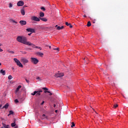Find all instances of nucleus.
<instances>
[{
    "instance_id": "nucleus-1",
    "label": "nucleus",
    "mask_w": 128,
    "mask_h": 128,
    "mask_svg": "<svg viewBox=\"0 0 128 128\" xmlns=\"http://www.w3.org/2000/svg\"><path fill=\"white\" fill-rule=\"evenodd\" d=\"M16 40L18 42H20L21 44H26L28 46V44L30 42H27V39L26 37L18 36L16 38Z\"/></svg>"
},
{
    "instance_id": "nucleus-2",
    "label": "nucleus",
    "mask_w": 128,
    "mask_h": 128,
    "mask_svg": "<svg viewBox=\"0 0 128 128\" xmlns=\"http://www.w3.org/2000/svg\"><path fill=\"white\" fill-rule=\"evenodd\" d=\"M14 60L18 66H20V68H24V66H22V64L20 63V62L18 60L14 58Z\"/></svg>"
},
{
    "instance_id": "nucleus-3",
    "label": "nucleus",
    "mask_w": 128,
    "mask_h": 128,
    "mask_svg": "<svg viewBox=\"0 0 128 128\" xmlns=\"http://www.w3.org/2000/svg\"><path fill=\"white\" fill-rule=\"evenodd\" d=\"M31 62H32V64H38V60L36 58H31Z\"/></svg>"
},
{
    "instance_id": "nucleus-4",
    "label": "nucleus",
    "mask_w": 128,
    "mask_h": 128,
    "mask_svg": "<svg viewBox=\"0 0 128 128\" xmlns=\"http://www.w3.org/2000/svg\"><path fill=\"white\" fill-rule=\"evenodd\" d=\"M31 20H34V22H40V19L36 16H32L30 18Z\"/></svg>"
},
{
    "instance_id": "nucleus-5",
    "label": "nucleus",
    "mask_w": 128,
    "mask_h": 128,
    "mask_svg": "<svg viewBox=\"0 0 128 128\" xmlns=\"http://www.w3.org/2000/svg\"><path fill=\"white\" fill-rule=\"evenodd\" d=\"M64 76V73H60V72L56 73L55 74L56 78H62V76Z\"/></svg>"
},
{
    "instance_id": "nucleus-6",
    "label": "nucleus",
    "mask_w": 128,
    "mask_h": 128,
    "mask_svg": "<svg viewBox=\"0 0 128 128\" xmlns=\"http://www.w3.org/2000/svg\"><path fill=\"white\" fill-rule=\"evenodd\" d=\"M21 62L24 64H28V60L26 58H22Z\"/></svg>"
},
{
    "instance_id": "nucleus-7",
    "label": "nucleus",
    "mask_w": 128,
    "mask_h": 128,
    "mask_svg": "<svg viewBox=\"0 0 128 128\" xmlns=\"http://www.w3.org/2000/svg\"><path fill=\"white\" fill-rule=\"evenodd\" d=\"M24 4V2L22 0L19 1L17 4V6H22Z\"/></svg>"
},
{
    "instance_id": "nucleus-8",
    "label": "nucleus",
    "mask_w": 128,
    "mask_h": 128,
    "mask_svg": "<svg viewBox=\"0 0 128 128\" xmlns=\"http://www.w3.org/2000/svg\"><path fill=\"white\" fill-rule=\"evenodd\" d=\"M28 46H32L34 48H38V46H36V45L34 44H32L30 42H29V43H28Z\"/></svg>"
},
{
    "instance_id": "nucleus-9",
    "label": "nucleus",
    "mask_w": 128,
    "mask_h": 128,
    "mask_svg": "<svg viewBox=\"0 0 128 128\" xmlns=\"http://www.w3.org/2000/svg\"><path fill=\"white\" fill-rule=\"evenodd\" d=\"M26 30L27 32H32V33L35 32L34 29H32V28H28L26 29Z\"/></svg>"
},
{
    "instance_id": "nucleus-10",
    "label": "nucleus",
    "mask_w": 128,
    "mask_h": 128,
    "mask_svg": "<svg viewBox=\"0 0 128 128\" xmlns=\"http://www.w3.org/2000/svg\"><path fill=\"white\" fill-rule=\"evenodd\" d=\"M48 117L44 114H43L41 116V120H48Z\"/></svg>"
},
{
    "instance_id": "nucleus-11",
    "label": "nucleus",
    "mask_w": 128,
    "mask_h": 128,
    "mask_svg": "<svg viewBox=\"0 0 128 128\" xmlns=\"http://www.w3.org/2000/svg\"><path fill=\"white\" fill-rule=\"evenodd\" d=\"M20 24L21 26H26V22L25 20H20Z\"/></svg>"
},
{
    "instance_id": "nucleus-12",
    "label": "nucleus",
    "mask_w": 128,
    "mask_h": 128,
    "mask_svg": "<svg viewBox=\"0 0 128 128\" xmlns=\"http://www.w3.org/2000/svg\"><path fill=\"white\" fill-rule=\"evenodd\" d=\"M56 30H60L64 29V26H58V25H56Z\"/></svg>"
},
{
    "instance_id": "nucleus-13",
    "label": "nucleus",
    "mask_w": 128,
    "mask_h": 128,
    "mask_svg": "<svg viewBox=\"0 0 128 128\" xmlns=\"http://www.w3.org/2000/svg\"><path fill=\"white\" fill-rule=\"evenodd\" d=\"M16 119L14 121V123L11 124V126L12 128H14V126H16Z\"/></svg>"
},
{
    "instance_id": "nucleus-14",
    "label": "nucleus",
    "mask_w": 128,
    "mask_h": 128,
    "mask_svg": "<svg viewBox=\"0 0 128 128\" xmlns=\"http://www.w3.org/2000/svg\"><path fill=\"white\" fill-rule=\"evenodd\" d=\"M2 126H4V128H10V125H6V124H4V123H2Z\"/></svg>"
},
{
    "instance_id": "nucleus-15",
    "label": "nucleus",
    "mask_w": 128,
    "mask_h": 128,
    "mask_svg": "<svg viewBox=\"0 0 128 128\" xmlns=\"http://www.w3.org/2000/svg\"><path fill=\"white\" fill-rule=\"evenodd\" d=\"M0 74H2V76H6V70H0Z\"/></svg>"
},
{
    "instance_id": "nucleus-16",
    "label": "nucleus",
    "mask_w": 128,
    "mask_h": 128,
    "mask_svg": "<svg viewBox=\"0 0 128 128\" xmlns=\"http://www.w3.org/2000/svg\"><path fill=\"white\" fill-rule=\"evenodd\" d=\"M40 18L41 20H42V22H48V19L46 18L40 17Z\"/></svg>"
},
{
    "instance_id": "nucleus-17",
    "label": "nucleus",
    "mask_w": 128,
    "mask_h": 128,
    "mask_svg": "<svg viewBox=\"0 0 128 128\" xmlns=\"http://www.w3.org/2000/svg\"><path fill=\"white\" fill-rule=\"evenodd\" d=\"M36 54H38V56H44V53L40 52H38L36 53Z\"/></svg>"
},
{
    "instance_id": "nucleus-18",
    "label": "nucleus",
    "mask_w": 128,
    "mask_h": 128,
    "mask_svg": "<svg viewBox=\"0 0 128 128\" xmlns=\"http://www.w3.org/2000/svg\"><path fill=\"white\" fill-rule=\"evenodd\" d=\"M22 88V86L20 85L18 86L16 89V92H18L20 90V88Z\"/></svg>"
},
{
    "instance_id": "nucleus-19",
    "label": "nucleus",
    "mask_w": 128,
    "mask_h": 128,
    "mask_svg": "<svg viewBox=\"0 0 128 128\" xmlns=\"http://www.w3.org/2000/svg\"><path fill=\"white\" fill-rule=\"evenodd\" d=\"M8 108V104H6L2 108H6V110Z\"/></svg>"
},
{
    "instance_id": "nucleus-20",
    "label": "nucleus",
    "mask_w": 128,
    "mask_h": 128,
    "mask_svg": "<svg viewBox=\"0 0 128 128\" xmlns=\"http://www.w3.org/2000/svg\"><path fill=\"white\" fill-rule=\"evenodd\" d=\"M21 14L22 16H24V14H26V12H24V10L22 9L21 10Z\"/></svg>"
},
{
    "instance_id": "nucleus-21",
    "label": "nucleus",
    "mask_w": 128,
    "mask_h": 128,
    "mask_svg": "<svg viewBox=\"0 0 128 128\" xmlns=\"http://www.w3.org/2000/svg\"><path fill=\"white\" fill-rule=\"evenodd\" d=\"M40 18L44 16V13L43 12H40Z\"/></svg>"
},
{
    "instance_id": "nucleus-22",
    "label": "nucleus",
    "mask_w": 128,
    "mask_h": 128,
    "mask_svg": "<svg viewBox=\"0 0 128 128\" xmlns=\"http://www.w3.org/2000/svg\"><path fill=\"white\" fill-rule=\"evenodd\" d=\"M10 22H12L13 24H18V22H16V20H12V19H10Z\"/></svg>"
},
{
    "instance_id": "nucleus-23",
    "label": "nucleus",
    "mask_w": 128,
    "mask_h": 128,
    "mask_svg": "<svg viewBox=\"0 0 128 128\" xmlns=\"http://www.w3.org/2000/svg\"><path fill=\"white\" fill-rule=\"evenodd\" d=\"M92 26V23H90V22H88L87 24V26Z\"/></svg>"
},
{
    "instance_id": "nucleus-24",
    "label": "nucleus",
    "mask_w": 128,
    "mask_h": 128,
    "mask_svg": "<svg viewBox=\"0 0 128 128\" xmlns=\"http://www.w3.org/2000/svg\"><path fill=\"white\" fill-rule=\"evenodd\" d=\"M2 44L0 43V46H2ZM4 50H2V48L0 47V52H3Z\"/></svg>"
},
{
    "instance_id": "nucleus-25",
    "label": "nucleus",
    "mask_w": 128,
    "mask_h": 128,
    "mask_svg": "<svg viewBox=\"0 0 128 128\" xmlns=\"http://www.w3.org/2000/svg\"><path fill=\"white\" fill-rule=\"evenodd\" d=\"M36 92H38L36 91H34L33 93H32L31 94L32 96H36Z\"/></svg>"
},
{
    "instance_id": "nucleus-26",
    "label": "nucleus",
    "mask_w": 128,
    "mask_h": 128,
    "mask_svg": "<svg viewBox=\"0 0 128 128\" xmlns=\"http://www.w3.org/2000/svg\"><path fill=\"white\" fill-rule=\"evenodd\" d=\"M72 126H71V128H74V126H76V124H74V122H72Z\"/></svg>"
},
{
    "instance_id": "nucleus-27",
    "label": "nucleus",
    "mask_w": 128,
    "mask_h": 128,
    "mask_svg": "<svg viewBox=\"0 0 128 128\" xmlns=\"http://www.w3.org/2000/svg\"><path fill=\"white\" fill-rule=\"evenodd\" d=\"M36 96H40V93L38 91H36Z\"/></svg>"
},
{
    "instance_id": "nucleus-28",
    "label": "nucleus",
    "mask_w": 128,
    "mask_h": 128,
    "mask_svg": "<svg viewBox=\"0 0 128 128\" xmlns=\"http://www.w3.org/2000/svg\"><path fill=\"white\" fill-rule=\"evenodd\" d=\"M118 104H114V108H118Z\"/></svg>"
},
{
    "instance_id": "nucleus-29",
    "label": "nucleus",
    "mask_w": 128,
    "mask_h": 128,
    "mask_svg": "<svg viewBox=\"0 0 128 128\" xmlns=\"http://www.w3.org/2000/svg\"><path fill=\"white\" fill-rule=\"evenodd\" d=\"M12 76L11 75H10V76H8V80H12Z\"/></svg>"
},
{
    "instance_id": "nucleus-30",
    "label": "nucleus",
    "mask_w": 128,
    "mask_h": 128,
    "mask_svg": "<svg viewBox=\"0 0 128 128\" xmlns=\"http://www.w3.org/2000/svg\"><path fill=\"white\" fill-rule=\"evenodd\" d=\"M9 114H14V112L12 110H10Z\"/></svg>"
},
{
    "instance_id": "nucleus-31",
    "label": "nucleus",
    "mask_w": 128,
    "mask_h": 128,
    "mask_svg": "<svg viewBox=\"0 0 128 128\" xmlns=\"http://www.w3.org/2000/svg\"><path fill=\"white\" fill-rule=\"evenodd\" d=\"M9 8H12V3L9 4Z\"/></svg>"
},
{
    "instance_id": "nucleus-32",
    "label": "nucleus",
    "mask_w": 128,
    "mask_h": 128,
    "mask_svg": "<svg viewBox=\"0 0 128 128\" xmlns=\"http://www.w3.org/2000/svg\"><path fill=\"white\" fill-rule=\"evenodd\" d=\"M44 92L45 94H46V92H48V94H50V92L48 91V90H44Z\"/></svg>"
},
{
    "instance_id": "nucleus-33",
    "label": "nucleus",
    "mask_w": 128,
    "mask_h": 128,
    "mask_svg": "<svg viewBox=\"0 0 128 128\" xmlns=\"http://www.w3.org/2000/svg\"><path fill=\"white\" fill-rule=\"evenodd\" d=\"M53 50H58V52L59 50H60V48H53Z\"/></svg>"
},
{
    "instance_id": "nucleus-34",
    "label": "nucleus",
    "mask_w": 128,
    "mask_h": 128,
    "mask_svg": "<svg viewBox=\"0 0 128 128\" xmlns=\"http://www.w3.org/2000/svg\"><path fill=\"white\" fill-rule=\"evenodd\" d=\"M40 9L42 10H44V12L46 10V8H44V7H42Z\"/></svg>"
},
{
    "instance_id": "nucleus-35",
    "label": "nucleus",
    "mask_w": 128,
    "mask_h": 128,
    "mask_svg": "<svg viewBox=\"0 0 128 128\" xmlns=\"http://www.w3.org/2000/svg\"><path fill=\"white\" fill-rule=\"evenodd\" d=\"M42 90H48V89L46 88H43Z\"/></svg>"
},
{
    "instance_id": "nucleus-36",
    "label": "nucleus",
    "mask_w": 128,
    "mask_h": 128,
    "mask_svg": "<svg viewBox=\"0 0 128 128\" xmlns=\"http://www.w3.org/2000/svg\"><path fill=\"white\" fill-rule=\"evenodd\" d=\"M65 24H66V25L67 26H70V24L68 22H66Z\"/></svg>"
},
{
    "instance_id": "nucleus-37",
    "label": "nucleus",
    "mask_w": 128,
    "mask_h": 128,
    "mask_svg": "<svg viewBox=\"0 0 128 128\" xmlns=\"http://www.w3.org/2000/svg\"><path fill=\"white\" fill-rule=\"evenodd\" d=\"M14 102H16V104H18V99H16V100H14Z\"/></svg>"
},
{
    "instance_id": "nucleus-38",
    "label": "nucleus",
    "mask_w": 128,
    "mask_h": 128,
    "mask_svg": "<svg viewBox=\"0 0 128 128\" xmlns=\"http://www.w3.org/2000/svg\"><path fill=\"white\" fill-rule=\"evenodd\" d=\"M68 26H70V28H72V24H69Z\"/></svg>"
},
{
    "instance_id": "nucleus-39",
    "label": "nucleus",
    "mask_w": 128,
    "mask_h": 128,
    "mask_svg": "<svg viewBox=\"0 0 128 128\" xmlns=\"http://www.w3.org/2000/svg\"><path fill=\"white\" fill-rule=\"evenodd\" d=\"M21 52L22 54H26V52H22V51H21Z\"/></svg>"
},
{
    "instance_id": "nucleus-40",
    "label": "nucleus",
    "mask_w": 128,
    "mask_h": 128,
    "mask_svg": "<svg viewBox=\"0 0 128 128\" xmlns=\"http://www.w3.org/2000/svg\"><path fill=\"white\" fill-rule=\"evenodd\" d=\"M44 104V101H42V102L40 104V105L43 106Z\"/></svg>"
},
{
    "instance_id": "nucleus-41",
    "label": "nucleus",
    "mask_w": 128,
    "mask_h": 128,
    "mask_svg": "<svg viewBox=\"0 0 128 128\" xmlns=\"http://www.w3.org/2000/svg\"><path fill=\"white\" fill-rule=\"evenodd\" d=\"M8 52H9L10 54V52H12V54H14V52H12V51H8Z\"/></svg>"
},
{
    "instance_id": "nucleus-42",
    "label": "nucleus",
    "mask_w": 128,
    "mask_h": 128,
    "mask_svg": "<svg viewBox=\"0 0 128 128\" xmlns=\"http://www.w3.org/2000/svg\"><path fill=\"white\" fill-rule=\"evenodd\" d=\"M26 82H30V80H28L26 79Z\"/></svg>"
},
{
    "instance_id": "nucleus-43",
    "label": "nucleus",
    "mask_w": 128,
    "mask_h": 128,
    "mask_svg": "<svg viewBox=\"0 0 128 128\" xmlns=\"http://www.w3.org/2000/svg\"><path fill=\"white\" fill-rule=\"evenodd\" d=\"M40 94V92H42V90H39V91H38Z\"/></svg>"
},
{
    "instance_id": "nucleus-44",
    "label": "nucleus",
    "mask_w": 128,
    "mask_h": 128,
    "mask_svg": "<svg viewBox=\"0 0 128 128\" xmlns=\"http://www.w3.org/2000/svg\"><path fill=\"white\" fill-rule=\"evenodd\" d=\"M83 16H84V18H86V15L84 14Z\"/></svg>"
},
{
    "instance_id": "nucleus-45",
    "label": "nucleus",
    "mask_w": 128,
    "mask_h": 128,
    "mask_svg": "<svg viewBox=\"0 0 128 128\" xmlns=\"http://www.w3.org/2000/svg\"><path fill=\"white\" fill-rule=\"evenodd\" d=\"M49 94H49L50 96H52V92H50Z\"/></svg>"
},
{
    "instance_id": "nucleus-46",
    "label": "nucleus",
    "mask_w": 128,
    "mask_h": 128,
    "mask_svg": "<svg viewBox=\"0 0 128 128\" xmlns=\"http://www.w3.org/2000/svg\"><path fill=\"white\" fill-rule=\"evenodd\" d=\"M56 104H54V108H56Z\"/></svg>"
},
{
    "instance_id": "nucleus-47",
    "label": "nucleus",
    "mask_w": 128,
    "mask_h": 128,
    "mask_svg": "<svg viewBox=\"0 0 128 128\" xmlns=\"http://www.w3.org/2000/svg\"><path fill=\"white\" fill-rule=\"evenodd\" d=\"M36 80H40V77H38V78H36Z\"/></svg>"
},
{
    "instance_id": "nucleus-48",
    "label": "nucleus",
    "mask_w": 128,
    "mask_h": 128,
    "mask_svg": "<svg viewBox=\"0 0 128 128\" xmlns=\"http://www.w3.org/2000/svg\"><path fill=\"white\" fill-rule=\"evenodd\" d=\"M32 34V33L28 34V36H30Z\"/></svg>"
},
{
    "instance_id": "nucleus-49",
    "label": "nucleus",
    "mask_w": 128,
    "mask_h": 128,
    "mask_svg": "<svg viewBox=\"0 0 128 128\" xmlns=\"http://www.w3.org/2000/svg\"><path fill=\"white\" fill-rule=\"evenodd\" d=\"M2 104H0V108H2Z\"/></svg>"
},
{
    "instance_id": "nucleus-50",
    "label": "nucleus",
    "mask_w": 128,
    "mask_h": 128,
    "mask_svg": "<svg viewBox=\"0 0 128 128\" xmlns=\"http://www.w3.org/2000/svg\"><path fill=\"white\" fill-rule=\"evenodd\" d=\"M49 48H52V46H50Z\"/></svg>"
},
{
    "instance_id": "nucleus-51",
    "label": "nucleus",
    "mask_w": 128,
    "mask_h": 128,
    "mask_svg": "<svg viewBox=\"0 0 128 128\" xmlns=\"http://www.w3.org/2000/svg\"><path fill=\"white\" fill-rule=\"evenodd\" d=\"M37 48H40V47L38 46Z\"/></svg>"
},
{
    "instance_id": "nucleus-52",
    "label": "nucleus",
    "mask_w": 128,
    "mask_h": 128,
    "mask_svg": "<svg viewBox=\"0 0 128 128\" xmlns=\"http://www.w3.org/2000/svg\"><path fill=\"white\" fill-rule=\"evenodd\" d=\"M10 116V113H9V114H8V116Z\"/></svg>"
},
{
    "instance_id": "nucleus-53",
    "label": "nucleus",
    "mask_w": 128,
    "mask_h": 128,
    "mask_svg": "<svg viewBox=\"0 0 128 128\" xmlns=\"http://www.w3.org/2000/svg\"><path fill=\"white\" fill-rule=\"evenodd\" d=\"M55 112H58V110H56V111H55Z\"/></svg>"
},
{
    "instance_id": "nucleus-54",
    "label": "nucleus",
    "mask_w": 128,
    "mask_h": 128,
    "mask_svg": "<svg viewBox=\"0 0 128 128\" xmlns=\"http://www.w3.org/2000/svg\"><path fill=\"white\" fill-rule=\"evenodd\" d=\"M0 66H2V63L0 62Z\"/></svg>"
}]
</instances>
